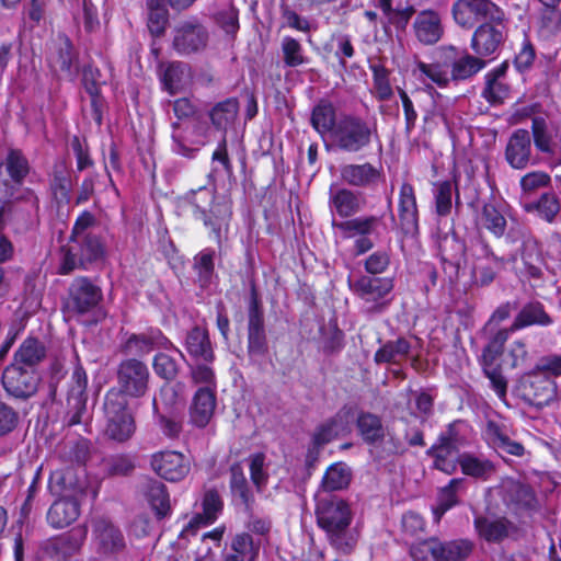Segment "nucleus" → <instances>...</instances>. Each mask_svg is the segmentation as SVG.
I'll return each mask as SVG.
<instances>
[{"instance_id":"1","label":"nucleus","mask_w":561,"mask_h":561,"mask_svg":"<svg viewBox=\"0 0 561 561\" xmlns=\"http://www.w3.org/2000/svg\"><path fill=\"white\" fill-rule=\"evenodd\" d=\"M314 516L329 545L340 553L351 554L357 540L350 531L353 512L348 501L335 494L319 495L316 499Z\"/></svg>"},{"instance_id":"2","label":"nucleus","mask_w":561,"mask_h":561,"mask_svg":"<svg viewBox=\"0 0 561 561\" xmlns=\"http://www.w3.org/2000/svg\"><path fill=\"white\" fill-rule=\"evenodd\" d=\"M103 290L91 277L79 275L69 283L66 295L61 299V311L69 318L80 320L88 327H96L108 316L102 305Z\"/></svg>"},{"instance_id":"3","label":"nucleus","mask_w":561,"mask_h":561,"mask_svg":"<svg viewBox=\"0 0 561 561\" xmlns=\"http://www.w3.org/2000/svg\"><path fill=\"white\" fill-rule=\"evenodd\" d=\"M105 254V243L99 233L69 238L68 242L60 247L57 273L65 276L77 270L89 271L94 264L103 261Z\"/></svg>"},{"instance_id":"4","label":"nucleus","mask_w":561,"mask_h":561,"mask_svg":"<svg viewBox=\"0 0 561 561\" xmlns=\"http://www.w3.org/2000/svg\"><path fill=\"white\" fill-rule=\"evenodd\" d=\"M378 138L376 122L354 113H341L330 140L339 151L354 154L367 150Z\"/></svg>"},{"instance_id":"5","label":"nucleus","mask_w":561,"mask_h":561,"mask_svg":"<svg viewBox=\"0 0 561 561\" xmlns=\"http://www.w3.org/2000/svg\"><path fill=\"white\" fill-rule=\"evenodd\" d=\"M150 370L148 365L136 357L122 359L116 368V386L106 394L121 399H140L149 390Z\"/></svg>"},{"instance_id":"6","label":"nucleus","mask_w":561,"mask_h":561,"mask_svg":"<svg viewBox=\"0 0 561 561\" xmlns=\"http://www.w3.org/2000/svg\"><path fill=\"white\" fill-rule=\"evenodd\" d=\"M103 413L105 417V435L117 443L128 442L136 433L135 412L127 399L104 396Z\"/></svg>"},{"instance_id":"7","label":"nucleus","mask_w":561,"mask_h":561,"mask_svg":"<svg viewBox=\"0 0 561 561\" xmlns=\"http://www.w3.org/2000/svg\"><path fill=\"white\" fill-rule=\"evenodd\" d=\"M43 381L41 370L8 364L0 376L5 396L16 403H26L37 396Z\"/></svg>"},{"instance_id":"8","label":"nucleus","mask_w":561,"mask_h":561,"mask_svg":"<svg viewBox=\"0 0 561 561\" xmlns=\"http://www.w3.org/2000/svg\"><path fill=\"white\" fill-rule=\"evenodd\" d=\"M354 424L357 436L366 446L378 447L386 442L389 455H401L404 453L401 440L394 434H390L387 431L381 415L359 410L355 415Z\"/></svg>"},{"instance_id":"9","label":"nucleus","mask_w":561,"mask_h":561,"mask_svg":"<svg viewBox=\"0 0 561 561\" xmlns=\"http://www.w3.org/2000/svg\"><path fill=\"white\" fill-rule=\"evenodd\" d=\"M497 20L486 21L479 24L472 33L470 48L481 59L494 58L504 45L508 35V19L506 13L496 18Z\"/></svg>"},{"instance_id":"10","label":"nucleus","mask_w":561,"mask_h":561,"mask_svg":"<svg viewBox=\"0 0 561 561\" xmlns=\"http://www.w3.org/2000/svg\"><path fill=\"white\" fill-rule=\"evenodd\" d=\"M519 398L536 408L549 405L558 397V388L553 378L533 369L524 374L517 385Z\"/></svg>"},{"instance_id":"11","label":"nucleus","mask_w":561,"mask_h":561,"mask_svg":"<svg viewBox=\"0 0 561 561\" xmlns=\"http://www.w3.org/2000/svg\"><path fill=\"white\" fill-rule=\"evenodd\" d=\"M348 288L360 300L373 304V311L381 312L389 305L387 297L394 288V278L362 274L354 280L348 278Z\"/></svg>"},{"instance_id":"12","label":"nucleus","mask_w":561,"mask_h":561,"mask_svg":"<svg viewBox=\"0 0 561 561\" xmlns=\"http://www.w3.org/2000/svg\"><path fill=\"white\" fill-rule=\"evenodd\" d=\"M175 350L182 357L184 354L173 344V342L162 332L161 329L150 327L140 333H126L125 340L119 345L121 353L134 355L141 359L154 350Z\"/></svg>"},{"instance_id":"13","label":"nucleus","mask_w":561,"mask_h":561,"mask_svg":"<svg viewBox=\"0 0 561 561\" xmlns=\"http://www.w3.org/2000/svg\"><path fill=\"white\" fill-rule=\"evenodd\" d=\"M505 11L492 0H456L451 14L456 24L472 28L478 22L497 20Z\"/></svg>"},{"instance_id":"14","label":"nucleus","mask_w":561,"mask_h":561,"mask_svg":"<svg viewBox=\"0 0 561 561\" xmlns=\"http://www.w3.org/2000/svg\"><path fill=\"white\" fill-rule=\"evenodd\" d=\"M207 28L197 19L181 22L174 28L173 49L181 56L203 51L208 44Z\"/></svg>"},{"instance_id":"15","label":"nucleus","mask_w":561,"mask_h":561,"mask_svg":"<svg viewBox=\"0 0 561 561\" xmlns=\"http://www.w3.org/2000/svg\"><path fill=\"white\" fill-rule=\"evenodd\" d=\"M150 466L159 477L170 482L183 480L191 470L186 457L176 450L153 453L150 457Z\"/></svg>"},{"instance_id":"16","label":"nucleus","mask_w":561,"mask_h":561,"mask_svg":"<svg viewBox=\"0 0 561 561\" xmlns=\"http://www.w3.org/2000/svg\"><path fill=\"white\" fill-rule=\"evenodd\" d=\"M504 158L514 170H525L538 163V159L533 157L531 138L527 129L518 128L512 133L505 146Z\"/></svg>"},{"instance_id":"17","label":"nucleus","mask_w":561,"mask_h":561,"mask_svg":"<svg viewBox=\"0 0 561 561\" xmlns=\"http://www.w3.org/2000/svg\"><path fill=\"white\" fill-rule=\"evenodd\" d=\"M399 227L404 236L420 233V213L414 186L403 182L398 196Z\"/></svg>"},{"instance_id":"18","label":"nucleus","mask_w":561,"mask_h":561,"mask_svg":"<svg viewBox=\"0 0 561 561\" xmlns=\"http://www.w3.org/2000/svg\"><path fill=\"white\" fill-rule=\"evenodd\" d=\"M201 220L206 229L209 230V237L221 247L224 236L228 232L229 224L232 218L231 202L222 201L213 204L210 208L194 217Z\"/></svg>"},{"instance_id":"19","label":"nucleus","mask_w":561,"mask_h":561,"mask_svg":"<svg viewBox=\"0 0 561 561\" xmlns=\"http://www.w3.org/2000/svg\"><path fill=\"white\" fill-rule=\"evenodd\" d=\"M217 407V391L198 388L188 407V423L196 428H205L210 423Z\"/></svg>"},{"instance_id":"20","label":"nucleus","mask_w":561,"mask_h":561,"mask_svg":"<svg viewBox=\"0 0 561 561\" xmlns=\"http://www.w3.org/2000/svg\"><path fill=\"white\" fill-rule=\"evenodd\" d=\"M48 187L51 201L58 207L70 203L72 192L71 169L65 159L54 161L48 173Z\"/></svg>"},{"instance_id":"21","label":"nucleus","mask_w":561,"mask_h":561,"mask_svg":"<svg viewBox=\"0 0 561 561\" xmlns=\"http://www.w3.org/2000/svg\"><path fill=\"white\" fill-rule=\"evenodd\" d=\"M417 42L423 46L437 44L444 35V25L440 14L433 9L420 11L412 24Z\"/></svg>"},{"instance_id":"22","label":"nucleus","mask_w":561,"mask_h":561,"mask_svg":"<svg viewBox=\"0 0 561 561\" xmlns=\"http://www.w3.org/2000/svg\"><path fill=\"white\" fill-rule=\"evenodd\" d=\"M183 345L190 358L194 363H214L216 359L214 344L206 327L197 324L192 327L186 332Z\"/></svg>"},{"instance_id":"23","label":"nucleus","mask_w":561,"mask_h":561,"mask_svg":"<svg viewBox=\"0 0 561 561\" xmlns=\"http://www.w3.org/2000/svg\"><path fill=\"white\" fill-rule=\"evenodd\" d=\"M93 534L99 545V551L105 556H116L126 549V540L122 530L108 519L95 520Z\"/></svg>"},{"instance_id":"24","label":"nucleus","mask_w":561,"mask_h":561,"mask_svg":"<svg viewBox=\"0 0 561 561\" xmlns=\"http://www.w3.org/2000/svg\"><path fill=\"white\" fill-rule=\"evenodd\" d=\"M443 51L447 53L450 78L453 81L468 80L486 66V61L484 59H481L476 54L471 55L468 51H465L462 56L456 58L457 48L454 46L444 47Z\"/></svg>"},{"instance_id":"25","label":"nucleus","mask_w":561,"mask_h":561,"mask_svg":"<svg viewBox=\"0 0 561 561\" xmlns=\"http://www.w3.org/2000/svg\"><path fill=\"white\" fill-rule=\"evenodd\" d=\"M483 438L495 450H501L515 457H522L525 454L524 445L511 439L508 428L504 423L488 420L483 430Z\"/></svg>"},{"instance_id":"26","label":"nucleus","mask_w":561,"mask_h":561,"mask_svg":"<svg viewBox=\"0 0 561 561\" xmlns=\"http://www.w3.org/2000/svg\"><path fill=\"white\" fill-rule=\"evenodd\" d=\"M47 62L53 72L72 76L73 68L78 62V53L68 35L64 33L57 35L54 50Z\"/></svg>"},{"instance_id":"27","label":"nucleus","mask_w":561,"mask_h":561,"mask_svg":"<svg viewBox=\"0 0 561 561\" xmlns=\"http://www.w3.org/2000/svg\"><path fill=\"white\" fill-rule=\"evenodd\" d=\"M508 68V60H504L484 75V88L481 95L492 105L502 104L510 95V85L504 82Z\"/></svg>"},{"instance_id":"28","label":"nucleus","mask_w":561,"mask_h":561,"mask_svg":"<svg viewBox=\"0 0 561 561\" xmlns=\"http://www.w3.org/2000/svg\"><path fill=\"white\" fill-rule=\"evenodd\" d=\"M553 324L552 317L545 305L537 299L527 301L522 306L511 324V331L516 332L530 327L548 328Z\"/></svg>"},{"instance_id":"29","label":"nucleus","mask_w":561,"mask_h":561,"mask_svg":"<svg viewBox=\"0 0 561 561\" xmlns=\"http://www.w3.org/2000/svg\"><path fill=\"white\" fill-rule=\"evenodd\" d=\"M47 356V347L37 336L28 335L14 351L11 364L23 368L41 370L39 366Z\"/></svg>"},{"instance_id":"30","label":"nucleus","mask_w":561,"mask_h":561,"mask_svg":"<svg viewBox=\"0 0 561 561\" xmlns=\"http://www.w3.org/2000/svg\"><path fill=\"white\" fill-rule=\"evenodd\" d=\"M382 178V169L369 162L350 163L341 168V179L351 186L371 187Z\"/></svg>"},{"instance_id":"31","label":"nucleus","mask_w":561,"mask_h":561,"mask_svg":"<svg viewBox=\"0 0 561 561\" xmlns=\"http://www.w3.org/2000/svg\"><path fill=\"white\" fill-rule=\"evenodd\" d=\"M80 516V503L71 496L56 500L48 508L46 519L55 529H61L78 519Z\"/></svg>"},{"instance_id":"32","label":"nucleus","mask_w":561,"mask_h":561,"mask_svg":"<svg viewBox=\"0 0 561 561\" xmlns=\"http://www.w3.org/2000/svg\"><path fill=\"white\" fill-rule=\"evenodd\" d=\"M192 79V67L184 61H169L160 75L162 90L174 95L185 89Z\"/></svg>"},{"instance_id":"33","label":"nucleus","mask_w":561,"mask_h":561,"mask_svg":"<svg viewBox=\"0 0 561 561\" xmlns=\"http://www.w3.org/2000/svg\"><path fill=\"white\" fill-rule=\"evenodd\" d=\"M435 214L438 217H447L451 214L455 204L458 210L461 206L458 182L450 180L438 181L434 183L433 188Z\"/></svg>"},{"instance_id":"34","label":"nucleus","mask_w":561,"mask_h":561,"mask_svg":"<svg viewBox=\"0 0 561 561\" xmlns=\"http://www.w3.org/2000/svg\"><path fill=\"white\" fill-rule=\"evenodd\" d=\"M337 118L334 105L329 100H320L311 111L310 124L322 138L328 136L331 139Z\"/></svg>"},{"instance_id":"35","label":"nucleus","mask_w":561,"mask_h":561,"mask_svg":"<svg viewBox=\"0 0 561 561\" xmlns=\"http://www.w3.org/2000/svg\"><path fill=\"white\" fill-rule=\"evenodd\" d=\"M1 165L14 187H21L32 170L27 157L20 148H9Z\"/></svg>"},{"instance_id":"36","label":"nucleus","mask_w":561,"mask_h":561,"mask_svg":"<svg viewBox=\"0 0 561 561\" xmlns=\"http://www.w3.org/2000/svg\"><path fill=\"white\" fill-rule=\"evenodd\" d=\"M511 522L505 517L490 519L483 515L473 518L478 537L486 542L497 543L508 537Z\"/></svg>"},{"instance_id":"37","label":"nucleus","mask_w":561,"mask_h":561,"mask_svg":"<svg viewBox=\"0 0 561 561\" xmlns=\"http://www.w3.org/2000/svg\"><path fill=\"white\" fill-rule=\"evenodd\" d=\"M87 534L88 528L85 526L73 528L70 531L50 538L47 541L46 550L54 551L62 556H72L83 546Z\"/></svg>"},{"instance_id":"38","label":"nucleus","mask_w":561,"mask_h":561,"mask_svg":"<svg viewBox=\"0 0 561 561\" xmlns=\"http://www.w3.org/2000/svg\"><path fill=\"white\" fill-rule=\"evenodd\" d=\"M511 328H501L491 332L479 358L480 366L501 365L500 359L504 354L505 344L512 333Z\"/></svg>"},{"instance_id":"39","label":"nucleus","mask_w":561,"mask_h":561,"mask_svg":"<svg viewBox=\"0 0 561 561\" xmlns=\"http://www.w3.org/2000/svg\"><path fill=\"white\" fill-rule=\"evenodd\" d=\"M229 489L233 496H238L247 512H252L255 502L240 462H233L229 468Z\"/></svg>"},{"instance_id":"40","label":"nucleus","mask_w":561,"mask_h":561,"mask_svg":"<svg viewBox=\"0 0 561 561\" xmlns=\"http://www.w3.org/2000/svg\"><path fill=\"white\" fill-rule=\"evenodd\" d=\"M239 113V101L237 98H227L217 102L208 112V117L216 130L224 131L234 122Z\"/></svg>"},{"instance_id":"41","label":"nucleus","mask_w":561,"mask_h":561,"mask_svg":"<svg viewBox=\"0 0 561 561\" xmlns=\"http://www.w3.org/2000/svg\"><path fill=\"white\" fill-rule=\"evenodd\" d=\"M474 550V543L465 538L442 541L438 539L435 561H468Z\"/></svg>"},{"instance_id":"42","label":"nucleus","mask_w":561,"mask_h":561,"mask_svg":"<svg viewBox=\"0 0 561 561\" xmlns=\"http://www.w3.org/2000/svg\"><path fill=\"white\" fill-rule=\"evenodd\" d=\"M412 345L404 336L397 340H390L383 343L374 354V362L380 364H399L402 358H407L411 352Z\"/></svg>"},{"instance_id":"43","label":"nucleus","mask_w":561,"mask_h":561,"mask_svg":"<svg viewBox=\"0 0 561 561\" xmlns=\"http://www.w3.org/2000/svg\"><path fill=\"white\" fill-rule=\"evenodd\" d=\"M329 202L330 206L341 218L353 217L362 209L359 193L345 187L332 192Z\"/></svg>"},{"instance_id":"44","label":"nucleus","mask_w":561,"mask_h":561,"mask_svg":"<svg viewBox=\"0 0 561 561\" xmlns=\"http://www.w3.org/2000/svg\"><path fill=\"white\" fill-rule=\"evenodd\" d=\"M477 222L496 239L506 233L507 220L502 210L493 203L482 205Z\"/></svg>"},{"instance_id":"45","label":"nucleus","mask_w":561,"mask_h":561,"mask_svg":"<svg viewBox=\"0 0 561 561\" xmlns=\"http://www.w3.org/2000/svg\"><path fill=\"white\" fill-rule=\"evenodd\" d=\"M352 481L351 469L342 461L330 465L321 480V488L325 494H333L350 486Z\"/></svg>"},{"instance_id":"46","label":"nucleus","mask_w":561,"mask_h":561,"mask_svg":"<svg viewBox=\"0 0 561 561\" xmlns=\"http://www.w3.org/2000/svg\"><path fill=\"white\" fill-rule=\"evenodd\" d=\"M377 216L350 217L346 220L334 224V227L342 233L344 239H353L363 236H370L379 222Z\"/></svg>"},{"instance_id":"47","label":"nucleus","mask_w":561,"mask_h":561,"mask_svg":"<svg viewBox=\"0 0 561 561\" xmlns=\"http://www.w3.org/2000/svg\"><path fill=\"white\" fill-rule=\"evenodd\" d=\"M524 210L536 213L540 219L552 224L561 210V202L554 192H545L538 199L525 204Z\"/></svg>"},{"instance_id":"48","label":"nucleus","mask_w":561,"mask_h":561,"mask_svg":"<svg viewBox=\"0 0 561 561\" xmlns=\"http://www.w3.org/2000/svg\"><path fill=\"white\" fill-rule=\"evenodd\" d=\"M469 427L467 421L460 419L454 420L447 424L445 431L438 434L434 444L457 453L459 447L467 443L466 434Z\"/></svg>"},{"instance_id":"49","label":"nucleus","mask_w":561,"mask_h":561,"mask_svg":"<svg viewBox=\"0 0 561 561\" xmlns=\"http://www.w3.org/2000/svg\"><path fill=\"white\" fill-rule=\"evenodd\" d=\"M146 497L158 520L170 515V495L164 483L158 480L150 481L147 485Z\"/></svg>"},{"instance_id":"50","label":"nucleus","mask_w":561,"mask_h":561,"mask_svg":"<svg viewBox=\"0 0 561 561\" xmlns=\"http://www.w3.org/2000/svg\"><path fill=\"white\" fill-rule=\"evenodd\" d=\"M193 271L196 275V283L202 289L210 286L215 275V250L205 248L199 251L193 260Z\"/></svg>"},{"instance_id":"51","label":"nucleus","mask_w":561,"mask_h":561,"mask_svg":"<svg viewBox=\"0 0 561 561\" xmlns=\"http://www.w3.org/2000/svg\"><path fill=\"white\" fill-rule=\"evenodd\" d=\"M247 330L265 329V314L256 280L249 282V298L247 304Z\"/></svg>"},{"instance_id":"52","label":"nucleus","mask_w":561,"mask_h":561,"mask_svg":"<svg viewBox=\"0 0 561 561\" xmlns=\"http://www.w3.org/2000/svg\"><path fill=\"white\" fill-rule=\"evenodd\" d=\"M369 70L373 78L374 96L377 101H389L393 96L391 84L392 71L381 62L369 64Z\"/></svg>"},{"instance_id":"53","label":"nucleus","mask_w":561,"mask_h":561,"mask_svg":"<svg viewBox=\"0 0 561 561\" xmlns=\"http://www.w3.org/2000/svg\"><path fill=\"white\" fill-rule=\"evenodd\" d=\"M466 252L465 242L454 232L445 234L438 243V255L443 264L458 267Z\"/></svg>"},{"instance_id":"54","label":"nucleus","mask_w":561,"mask_h":561,"mask_svg":"<svg viewBox=\"0 0 561 561\" xmlns=\"http://www.w3.org/2000/svg\"><path fill=\"white\" fill-rule=\"evenodd\" d=\"M224 510V501L219 492L213 488L206 490L202 499V513L196 514L193 520L205 526L214 524Z\"/></svg>"},{"instance_id":"55","label":"nucleus","mask_w":561,"mask_h":561,"mask_svg":"<svg viewBox=\"0 0 561 561\" xmlns=\"http://www.w3.org/2000/svg\"><path fill=\"white\" fill-rule=\"evenodd\" d=\"M229 549L237 553L242 560L257 561L261 550V541L255 540L250 533L241 531L232 536Z\"/></svg>"},{"instance_id":"56","label":"nucleus","mask_w":561,"mask_h":561,"mask_svg":"<svg viewBox=\"0 0 561 561\" xmlns=\"http://www.w3.org/2000/svg\"><path fill=\"white\" fill-rule=\"evenodd\" d=\"M458 463L460 466L461 472L465 476L476 479L486 480L489 476L495 470V467L491 460L480 459L474 455L467 453L459 457Z\"/></svg>"},{"instance_id":"57","label":"nucleus","mask_w":561,"mask_h":561,"mask_svg":"<svg viewBox=\"0 0 561 561\" xmlns=\"http://www.w3.org/2000/svg\"><path fill=\"white\" fill-rule=\"evenodd\" d=\"M444 54V61H434L431 64L419 61L416 64L420 72L428 78L432 82L437 84L439 88H447L449 82L453 81L450 78V71H448L449 62L447 59V53Z\"/></svg>"},{"instance_id":"58","label":"nucleus","mask_w":561,"mask_h":561,"mask_svg":"<svg viewBox=\"0 0 561 561\" xmlns=\"http://www.w3.org/2000/svg\"><path fill=\"white\" fill-rule=\"evenodd\" d=\"M185 201L192 206L193 217L207 210L213 204L219 203V201H216V188L206 185L187 192Z\"/></svg>"},{"instance_id":"59","label":"nucleus","mask_w":561,"mask_h":561,"mask_svg":"<svg viewBox=\"0 0 561 561\" xmlns=\"http://www.w3.org/2000/svg\"><path fill=\"white\" fill-rule=\"evenodd\" d=\"M283 62L285 67L297 68L309 61L300 42L291 36H284L280 44Z\"/></svg>"},{"instance_id":"60","label":"nucleus","mask_w":561,"mask_h":561,"mask_svg":"<svg viewBox=\"0 0 561 561\" xmlns=\"http://www.w3.org/2000/svg\"><path fill=\"white\" fill-rule=\"evenodd\" d=\"M504 265L505 260L502 256L495 257L494 261L477 262L472 264V275L476 283L481 287L491 285Z\"/></svg>"},{"instance_id":"61","label":"nucleus","mask_w":561,"mask_h":561,"mask_svg":"<svg viewBox=\"0 0 561 561\" xmlns=\"http://www.w3.org/2000/svg\"><path fill=\"white\" fill-rule=\"evenodd\" d=\"M345 347V333L339 328L336 319L329 321L327 332L322 333V352L327 356L336 355Z\"/></svg>"},{"instance_id":"62","label":"nucleus","mask_w":561,"mask_h":561,"mask_svg":"<svg viewBox=\"0 0 561 561\" xmlns=\"http://www.w3.org/2000/svg\"><path fill=\"white\" fill-rule=\"evenodd\" d=\"M60 458L71 467H84L90 458V442L81 438L65 445Z\"/></svg>"},{"instance_id":"63","label":"nucleus","mask_w":561,"mask_h":561,"mask_svg":"<svg viewBox=\"0 0 561 561\" xmlns=\"http://www.w3.org/2000/svg\"><path fill=\"white\" fill-rule=\"evenodd\" d=\"M537 51L536 47L528 37L527 34L524 35L523 42L520 44L519 49L515 53L513 58V66L516 72L519 75H525L529 72L534 64L536 61Z\"/></svg>"},{"instance_id":"64","label":"nucleus","mask_w":561,"mask_h":561,"mask_svg":"<svg viewBox=\"0 0 561 561\" xmlns=\"http://www.w3.org/2000/svg\"><path fill=\"white\" fill-rule=\"evenodd\" d=\"M438 538L428 537L413 541L409 546V556L412 561H435L437 554Z\"/></svg>"}]
</instances>
